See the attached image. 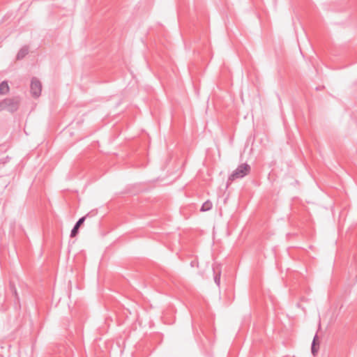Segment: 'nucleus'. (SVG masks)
<instances>
[{
  "instance_id": "f257e3e1",
  "label": "nucleus",
  "mask_w": 357,
  "mask_h": 357,
  "mask_svg": "<svg viewBox=\"0 0 357 357\" xmlns=\"http://www.w3.org/2000/svg\"><path fill=\"white\" fill-rule=\"evenodd\" d=\"M250 166L247 164L241 165L229 176V180L234 181L236 178H243L248 174Z\"/></svg>"
},
{
  "instance_id": "f03ea898",
  "label": "nucleus",
  "mask_w": 357,
  "mask_h": 357,
  "mask_svg": "<svg viewBox=\"0 0 357 357\" xmlns=\"http://www.w3.org/2000/svg\"><path fill=\"white\" fill-rule=\"evenodd\" d=\"M31 93L35 97H38L42 91V86L39 81L33 79L31 85Z\"/></svg>"
},
{
  "instance_id": "7ed1b4c3",
  "label": "nucleus",
  "mask_w": 357,
  "mask_h": 357,
  "mask_svg": "<svg viewBox=\"0 0 357 357\" xmlns=\"http://www.w3.org/2000/svg\"><path fill=\"white\" fill-rule=\"evenodd\" d=\"M319 349V343L317 342V338L315 337L313 340L312 345V353L314 356H315Z\"/></svg>"
},
{
  "instance_id": "20e7f679",
  "label": "nucleus",
  "mask_w": 357,
  "mask_h": 357,
  "mask_svg": "<svg viewBox=\"0 0 357 357\" xmlns=\"http://www.w3.org/2000/svg\"><path fill=\"white\" fill-rule=\"evenodd\" d=\"M212 208V203L210 201L205 202L202 207H201V211L205 212L209 211Z\"/></svg>"
},
{
  "instance_id": "39448f33",
  "label": "nucleus",
  "mask_w": 357,
  "mask_h": 357,
  "mask_svg": "<svg viewBox=\"0 0 357 357\" xmlns=\"http://www.w3.org/2000/svg\"><path fill=\"white\" fill-rule=\"evenodd\" d=\"M8 90H9V87H8V85L7 83L2 82L0 84V93H1L5 94L8 91Z\"/></svg>"
},
{
  "instance_id": "423d86ee",
  "label": "nucleus",
  "mask_w": 357,
  "mask_h": 357,
  "mask_svg": "<svg viewBox=\"0 0 357 357\" xmlns=\"http://www.w3.org/2000/svg\"><path fill=\"white\" fill-rule=\"evenodd\" d=\"M27 54V50L26 49H22L17 55V59H20L23 58L26 54Z\"/></svg>"
},
{
  "instance_id": "0eeeda50",
  "label": "nucleus",
  "mask_w": 357,
  "mask_h": 357,
  "mask_svg": "<svg viewBox=\"0 0 357 357\" xmlns=\"http://www.w3.org/2000/svg\"><path fill=\"white\" fill-rule=\"evenodd\" d=\"M79 228V227H78V225H75L74 227V228L73 229V230L71 231V234H70L71 237H75L77 234Z\"/></svg>"
},
{
  "instance_id": "6e6552de",
  "label": "nucleus",
  "mask_w": 357,
  "mask_h": 357,
  "mask_svg": "<svg viewBox=\"0 0 357 357\" xmlns=\"http://www.w3.org/2000/svg\"><path fill=\"white\" fill-rule=\"evenodd\" d=\"M85 220V217H82V218H80L77 222L76 223L75 225H78V227H79L82 224L83 222H84Z\"/></svg>"
}]
</instances>
